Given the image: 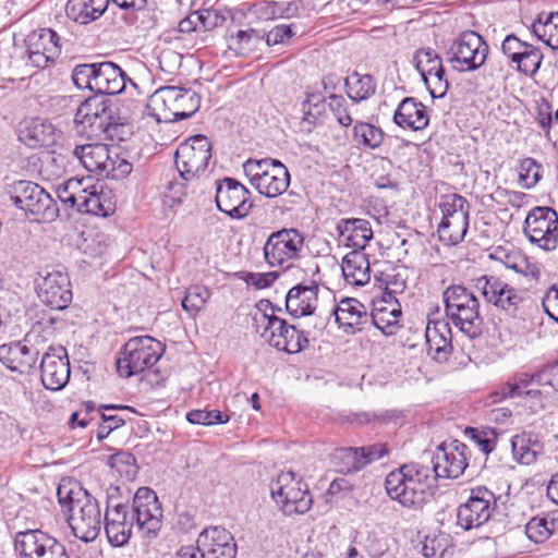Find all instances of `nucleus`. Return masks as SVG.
<instances>
[{"instance_id": "obj_1", "label": "nucleus", "mask_w": 558, "mask_h": 558, "mask_svg": "<svg viewBox=\"0 0 558 558\" xmlns=\"http://www.w3.org/2000/svg\"><path fill=\"white\" fill-rule=\"evenodd\" d=\"M281 308L269 300H259L252 315L255 331L271 347L287 353H299L308 345L310 331L300 330L294 325L278 317Z\"/></svg>"}, {"instance_id": "obj_2", "label": "nucleus", "mask_w": 558, "mask_h": 558, "mask_svg": "<svg viewBox=\"0 0 558 558\" xmlns=\"http://www.w3.org/2000/svg\"><path fill=\"white\" fill-rule=\"evenodd\" d=\"M435 482L429 465L408 463L386 476L385 488L387 495L403 507L417 509L433 496Z\"/></svg>"}, {"instance_id": "obj_3", "label": "nucleus", "mask_w": 558, "mask_h": 558, "mask_svg": "<svg viewBox=\"0 0 558 558\" xmlns=\"http://www.w3.org/2000/svg\"><path fill=\"white\" fill-rule=\"evenodd\" d=\"M57 495L61 508L69 513L66 520L74 536L84 543L95 541L102 523L98 500L83 488L75 492L59 486Z\"/></svg>"}, {"instance_id": "obj_4", "label": "nucleus", "mask_w": 558, "mask_h": 558, "mask_svg": "<svg viewBox=\"0 0 558 558\" xmlns=\"http://www.w3.org/2000/svg\"><path fill=\"white\" fill-rule=\"evenodd\" d=\"M72 81L78 89H88L101 97L122 93L128 83L137 88V84L112 61L77 64L72 71Z\"/></svg>"}, {"instance_id": "obj_5", "label": "nucleus", "mask_w": 558, "mask_h": 558, "mask_svg": "<svg viewBox=\"0 0 558 558\" xmlns=\"http://www.w3.org/2000/svg\"><path fill=\"white\" fill-rule=\"evenodd\" d=\"M74 122L76 131L89 138L114 141L123 123L118 121L108 97L93 96L78 107Z\"/></svg>"}, {"instance_id": "obj_6", "label": "nucleus", "mask_w": 558, "mask_h": 558, "mask_svg": "<svg viewBox=\"0 0 558 558\" xmlns=\"http://www.w3.org/2000/svg\"><path fill=\"white\" fill-rule=\"evenodd\" d=\"M442 296L448 319L470 339L480 337L484 319L475 294L462 284H452L444 291Z\"/></svg>"}, {"instance_id": "obj_7", "label": "nucleus", "mask_w": 558, "mask_h": 558, "mask_svg": "<svg viewBox=\"0 0 558 558\" xmlns=\"http://www.w3.org/2000/svg\"><path fill=\"white\" fill-rule=\"evenodd\" d=\"M73 155L87 171L106 178L124 179L133 170L129 160L121 157L117 149H110L106 144L77 145Z\"/></svg>"}, {"instance_id": "obj_8", "label": "nucleus", "mask_w": 558, "mask_h": 558, "mask_svg": "<svg viewBox=\"0 0 558 558\" xmlns=\"http://www.w3.org/2000/svg\"><path fill=\"white\" fill-rule=\"evenodd\" d=\"M165 352V345L150 336L129 339L120 351L117 371L121 377L130 378L155 365Z\"/></svg>"}, {"instance_id": "obj_9", "label": "nucleus", "mask_w": 558, "mask_h": 558, "mask_svg": "<svg viewBox=\"0 0 558 558\" xmlns=\"http://www.w3.org/2000/svg\"><path fill=\"white\" fill-rule=\"evenodd\" d=\"M243 171L251 184L269 198L282 195L290 185V173L277 159H248L243 163Z\"/></svg>"}, {"instance_id": "obj_10", "label": "nucleus", "mask_w": 558, "mask_h": 558, "mask_svg": "<svg viewBox=\"0 0 558 558\" xmlns=\"http://www.w3.org/2000/svg\"><path fill=\"white\" fill-rule=\"evenodd\" d=\"M154 109L163 108L166 121H182L191 118L201 107V97L192 88L163 86L150 96Z\"/></svg>"}, {"instance_id": "obj_11", "label": "nucleus", "mask_w": 558, "mask_h": 558, "mask_svg": "<svg viewBox=\"0 0 558 558\" xmlns=\"http://www.w3.org/2000/svg\"><path fill=\"white\" fill-rule=\"evenodd\" d=\"M9 195L12 203L26 215L46 220H53L58 216L54 199L37 183L25 180L14 182Z\"/></svg>"}, {"instance_id": "obj_12", "label": "nucleus", "mask_w": 558, "mask_h": 558, "mask_svg": "<svg viewBox=\"0 0 558 558\" xmlns=\"http://www.w3.org/2000/svg\"><path fill=\"white\" fill-rule=\"evenodd\" d=\"M162 508L156 493L149 487H140L130 506V515L142 538L155 539L162 526Z\"/></svg>"}, {"instance_id": "obj_13", "label": "nucleus", "mask_w": 558, "mask_h": 558, "mask_svg": "<svg viewBox=\"0 0 558 558\" xmlns=\"http://www.w3.org/2000/svg\"><path fill=\"white\" fill-rule=\"evenodd\" d=\"M523 233L529 241L545 252L558 247V214L550 207H534L525 217Z\"/></svg>"}, {"instance_id": "obj_14", "label": "nucleus", "mask_w": 558, "mask_h": 558, "mask_svg": "<svg viewBox=\"0 0 558 558\" xmlns=\"http://www.w3.org/2000/svg\"><path fill=\"white\" fill-rule=\"evenodd\" d=\"M489 47L474 31L463 32L447 51L448 61L460 72L475 71L486 61Z\"/></svg>"}, {"instance_id": "obj_15", "label": "nucleus", "mask_w": 558, "mask_h": 558, "mask_svg": "<svg viewBox=\"0 0 558 558\" xmlns=\"http://www.w3.org/2000/svg\"><path fill=\"white\" fill-rule=\"evenodd\" d=\"M497 510L495 493L485 486H476L470 490L465 502L457 509V525L464 531L478 529L487 523Z\"/></svg>"}, {"instance_id": "obj_16", "label": "nucleus", "mask_w": 558, "mask_h": 558, "mask_svg": "<svg viewBox=\"0 0 558 558\" xmlns=\"http://www.w3.org/2000/svg\"><path fill=\"white\" fill-rule=\"evenodd\" d=\"M211 148L208 137L202 134L181 143L174 155L180 177L187 181L203 173L211 159Z\"/></svg>"}, {"instance_id": "obj_17", "label": "nucleus", "mask_w": 558, "mask_h": 558, "mask_svg": "<svg viewBox=\"0 0 558 558\" xmlns=\"http://www.w3.org/2000/svg\"><path fill=\"white\" fill-rule=\"evenodd\" d=\"M35 290L38 299L51 310H64L73 299L69 275L59 269L39 271Z\"/></svg>"}, {"instance_id": "obj_18", "label": "nucleus", "mask_w": 558, "mask_h": 558, "mask_svg": "<svg viewBox=\"0 0 558 558\" xmlns=\"http://www.w3.org/2000/svg\"><path fill=\"white\" fill-rule=\"evenodd\" d=\"M119 490V486L109 488L104 515V529L108 542L114 547H122L129 543L135 525L133 517L130 515V506L114 501L113 492L118 493Z\"/></svg>"}, {"instance_id": "obj_19", "label": "nucleus", "mask_w": 558, "mask_h": 558, "mask_svg": "<svg viewBox=\"0 0 558 558\" xmlns=\"http://www.w3.org/2000/svg\"><path fill=\"white\" fill-rule=\"evenodd\" d=\"M25 51L23 58H26L27 64L35 69H46L61 54V38L59 34L51 28H39L33 31L25 38Z\"/></svg>"}, {"instance_id": "obj_20", "label": "nucleus", "mask_w": 558, "mask_h": 558, "mask_svg": "<svg viewBox=\"0 0 558 558\" xmlns=\"http://www.w3.org/2000/svg\"><path fill=\"white\" fill-rule=\"evenodd\" d=\"M14 548L22 558H70L65 546L41 530L17 532Z\"/></svg>"}, {"instance_id": "obj_21", "label": "nucleus", "mask_w": 558, "mask_h": 558, "mask_svg": "<svg viewBox=\"0 0 558 558\" xmlns=\"http://www.w3.org/2000/svg\"><path fill=\"white\" fill-rule=\"evenodd\" d=\"M304 246V235L298 229L283 228L272 232L264 245V257L270 267H283L299 258Z\"/></svg>"}, {"instance_id": "obj_22", "label": "nucleus", "mask_w": 558, "mask_h": 558, "mask_svg": "<svg viewBox=\"0 0 558 558\" xmlns=\"http://www.w3.org/2000/svg\"><path fill=\"white\" fill-rule=\"evenodd\" d=\"M215 202L221 213L238 220L247 217L253 207L251 192L233 178L216 182Z\"/></svg>"}, {"instance_id": "obj_23", "label": "nucleus", "mask_w": 558, "mask_h": 558, "mask_svg": "<svg viewBox=\"0 0 558 558\" xmlns=\"http://www.w3.org/2000/svg\"><path fill=\"white\" fill-rule=\"evenodd\" d=\"M501 51L512 69L533 77L539 70L544 54L538 47L508 34L501 43Z\"/></svg>"}, {"instance_id": "obj_24", "label": "nucleus", "mask_w": 558, "mask_h": 558, "mask_svg": "<svg viewBox=\"0 0 558 558\" xmlns=\"http://www.w3.org/2000/svg\"><path fill=\"white\" fill-rule=\"evenodd\" d=\"M413 61L430 96L445 97L449 89V81L439 54L432 48H420L415 51Z\"/></svg>"}, {"instance_id": "obj_25", "label": "nucleus", "mask_w": 558, "mask_h": 558, "mask_svg": "<svg viewBox=\"0 0 558 558\" xmlns=\"http://www.w3.org/2000/svg\"><path fill=\"white\" fill-rule=\"evenodd\" d=\"M466 445L454 440L450 445L441 444L432 456L429 470L437 478H457L468 466Z\"/></svg>"}, {"instance_id": "obj_26", "label": "nucleus", "mask_w": 558, "mask_h": 558, "mask_svg": "<svg viewBox=\"0 0 558 558\" xmlns=\"http://www.w3.org/2000/svg\"><path fill=\"white\" fill-rule=\"evenodd\" d=\"M70 362L64 347H49L40 363L41 383L46 389L58 391L70 380Z\"/></svg>"}, {"instance_id": "obj_27", "label": "nucleus", "mask_w": 558, "mask_h": 558, "mask_svg": "<svg viewBox=\"0 0 558 558\" xmlns=\"http://www.w3.org/2000/svg\"><path fill=\"white\" fill-rule=\"evenodd\" d=\"M475 287L485 301L494 306L514 314L522 296L518 291L496 276H482L476 279Z\"/></svg>"}, {"instance_id": "obj_28", "label": "nucleus", "mask_w": 558, "mask_h": 558, "mask_svg": "<svg viewBox=\"0 0 558 558\" xmlns=\"http://www.w3.org/2000/svg\"><path fill=\"white\" fill-rule=\"evenodd\" d=\"M202 558H235L236 544L232 534L222 526H209L197 538Z\"/></svg>"}, {"instance_id": "obj_29", "label": "nucleus", "mask_w": 558, "mask_h": 558, "mask_svg": "<svg viewBox=\"0 0 558 558\" xmlns=\"http://www.w3.org/2000/svg\"><path fill=\"white\" fill-rule=\"evenodd\" d=\"M38 355L39 350L31 343L29 336L22 341L0 345V362L12 372L28 373L35 366Z\"/></svg>"}, {"instance_id": "obj_30", "label": "nucleus", "mask_w": 558, "mask_h": 558, "mask_svg": "<svg viewBox=\"0 0 558 558\" xmlns=\"http://www.w3.org/2000/svg\"><path fill=\"white\" fill-rule=\"evenodd\" d=\"M60 132L47 119L28 118L19 125V138L31 148L49 147L57 143Z\"/></svg>"}, {"instance_id": "obj_31", "label": "nucleus", "mask_w": 558, "mask_h": 558, "mask_svg": "<svg viewBox=\"0 0 558 558\" xmlns=\"http://www.w3.org/2000/svg\"><path fill=\"white\" fill-rule=\"evenodd\" d=\"M318 283H299L292 287L286 296V310L293 317L314 315L318 303Z\"/></svg>"}, {"instance_id": "obj_32", "label": "nucleus", "mask_w": 558, "mask_h": 558, "mask_svg": "<svg viewBox=\"0 0 558 558\" xmlns=\"http://www.w3.org/2000/svg\"><path fill=\"white\" fill-rule=\"evenodd\" d=\"M428 355L438 362L448 360L452 352V335L449 323L445 320H429L425 329Z\"/></svg>"}, {"instance_id": "obj_33", "label": "nucleus", "mask_w": 558, "mask_h": 558, "mask_svg": "<svg viewBox=\"0 0 558 558\" xmlns=\"http://www.w3.org/2000/svg\"><path fill=\"white\" fill-rule=\"evenodd\" d=\"M393 122L412 131H423L429 123L426 107L414 97H407L397 107Z\"/></svg>"}, {"instance_id": "obj_34", "label": "nucleus", "mask_w": 558, "mask_h": 558, "mask_svg": "<svg viewBox=\"0 0 558 558\" xmlns=\"http://www.w3.org/2000/svg\"><path fill=\"white\" fill-rule=\"evenodd\" d=\"M336 230L345 246L362 252L373 239L371 222L362 218L341 219Z\"/></svg>"}, {"instance_id": "obj_35", "label": "nucleus", "mask_w": 558, "mask_h": 558, "mask_svg": "<svg viewBox=\"0 0 558 558\" xmlns=\"http://www.w3.org/2000/svg\"><path fill=\"white\" fill-rule=\"evenodd\" d=\"M327 96L317 86H310L305 92V99L301 104V124L306 132L316 125L323 124L327 117Z\"/></svg>"}, {"instance_id": "obj_36", "label": "nucleus", "mask_w": 558, "mask_h": 558, "mask_svg": "<svg viewBox=\"0 0 558 558\" xmlns=\"http://www.w3.org/2000/svg\"><path fill=\"white\" fill-rule=\"evenodd\" d=\"M332 316L347 332H354L360 325L367 320V310L364 304L353 298L341 300L331 308Z\"/></svg>"}, {"instance_id": "obj_37", "label": "nucleus", "mask_w": 558, "mask_h": 558, "mask_svg": "<svg viewBox=\"0 0 558 558\" xmlns=\"http://www.w3.org/2000/svg\"><path fill=\"white\" fill-rule=\"evenodd\" d=\"M110 194V191H105L102 187L98 190L96 185H85L82 197H78L77 211L101 217L109 216L114 210Z\"/></svg>"}, {"instance_id": "obj_38", "label": "nucleus", "mask_w": 558, "mask_h": 558, "mask_svg": "<svg viewBox=\"0 0 558 558\" xmlns=\"http://www.w3.org/2000/svg\"><path fill=\"white\" fill-rule=\"evenodd\" d=\"M341 269L345 281L350 284L361 287L371 279L368 256L360 250H353L343 257Z\"/></svg>"}, {"instance_id": "obj_39", "label": "nucleus", "mask_w": 558, "mask_h": 558, "mask_svg": "<svg viewBox=\"0 0 558 558\" xmlns=\"http://www.w3.org/2000/svg\"><path fill=\"white\" fill-rule=\"evenodd\" d=\"M108 0H69L66 15L80 25H87L98 20L108 9Z\"/></svg>"}, {"instance_id": "obj_40", "label": "nucleus", "mask_w": 558, "mask_h": 558, "mask_svg": "<svg viewBox=\"0 0 558 558\" xmlns=\"http://www.w3.org/2000/svg\"><path fill=\"white\" fill-rule=\"evenodd\" d=\"M538 375L539 371L535 374L520 373L515 375L512 383H507L498 390L489 393L487 402L493 404L498 403L506 398L522 397V389L533 383H536L537 385H547L546 379H541Z\"/></svg>"}, {"instance_id": "obj_41", "label": "nucleus", "mask_w": 558, "mask_h": 558, "mask_svg": "<svg viewBox=\"0 0 558 558\" xmlns=\"http://www.w3.org/2000/svg\"><path fill=\"white\" fill-rule=\"evenodd\" d=\"M454 216L449 219H441L437 229L439 241L447 246L461 243L469 229L470 215L462 216L459 214Z\"/></svg>"}, {"instance_id": "obj_42", "label": "nucleus", "mask_w": 558, "mask_h": 558, "mask_svg": "<svg viewBox=\"0 0 558 558\" xmlns=\"http://www.w3.org/2000/svg\"><path fill=\"white\" fill-rule=\"evenodd\" d=\"M511 449L514 460L529 465L536 461L542 445L535 434L524 432L511 438Z\"/></svg>"}, {"instance_id": "obj_43", "label": "nucleus", "mask_w": 558, "mask_h": 558, "mask_svg": "<svg viewBox=\"0 0 558 558\" xmlns=\"http://www.w3.org/2000/svg\"><path fill=\"white\" fill-rule=\"evenodd\" d=\"M385 140V132L378 125L365 121H355L352 129V141L361 149H377Z\"/></svg>"}, {"instance_id": "obj_44", "label": "nucleus", "mask_w": 558, "mask_h": 558, "mask_svg": "<svg viewBox=\"0 0 558 558\" xmlns=\"http://www.w3.org/2000/svg\"><path fill=\"white\" fill-rule=\"evenodd\" d=\"M531 29L538 40L558 50V12L538 14Z\"/></svg>"}, {"instance_id": "obj_45", "label": "nucleus", "mask_w": 558, "mask_h": 558, "mask_svg": "<svg viewBox=\"0 0 558 558\" xmlns=\"http://www.w3.org/2000/svg\"><path fill=\"white\" fill-rule=\"evenodd\" d=\"M401 305L399 302H392L389 307L372 308L371 318L373 325L384 335H395L399 329L401 318Z\"/></svg>"}, {"instance_id": "obj_46", "label": "nucleus", "mask_w": 558, "mask_h": 558, "mask_svg": "<svg viewBox=\"0 0 558 558\" xmlns=\"http://www.w3.org/2000/svg\"><path fill=\"white\" fill-rule=\"evenodd\" d=\"M347 94L349 98L359 104L363 100L371 98L376 92V81L371 74H359L353 72L351 76L344 80Z\"/></svg>"}, {"instance_id": "obj_47", "label": "nucleus", "mask_w": 558, "mask_h": 558, "mask_svg": "<svg viewBox=\"0 0 558 558\" xmlns=\"http://www.w3.org/2000/svg\"><path fill=\"white\" fill-rule=\"evenodd\" d=\"M313 505V498L308 486L303 481L290 494L289 500L283 501L280 509L286 515L303 514L307 512Z\"/></svg>"}, {"instance_id": "obj_48", "label": "nucleus", "mask_w": 558, "mask_h": 558, "mask_svg": "<svg viewBox=\"0 0 558 558\" xmlns=\"http://www.w3.org/2000/svg\"><path fill=\"white\" fill-rule=\"evenodd\" d=\"M302 480H296L292 471L281 472L270 483V494L276 504L281 507L283 501L289 500L290 494L299 486Z\"/></svg>"}, {"instance_id": "obj_49", "label": "nucleus", "mask_w": 558, "mask_h": 558, "mask_svg": "<svg viewBox=\"0 0 558 558\" xmlns=\"http://www.w3.org/2000/svg\"><path fill=\"white\" fill-rule=\"evenodd\" d=\"M85 186V179L71 178L57 187V196L61 203L66 204L70 208L77 211L80 201Z\"/></svg>"}, {"instance_id": "obj_50", "label": "nucleus", "mask_w": 558, "mask_h": 558, "mask_svg": "<svg viewBox=\"0 0 558 558\" xmlns=\"http://www.w3.org/2000/svg\"><path fill=\"white\" fill-rule=\"evenodd\" d=\"M210 295V290L207 287L199 284L191 286L186 289L181 305L184 311L194 316L205 307Z\"/></svg>"}, {"instance_id": "obj_51", "label": "nucleus", "mask_w": 558, "mask_h": 558, "mask_svg": "<svg viewBox=\"0 0 558 558\" xmlns=\"http://www.w3.org/2000/svg\"><path fill=\"white\" fill-rule=\"evenodd\" d=\"M555 522L547 517H533L525 524V534L535 544L544 543L553 534Z\"/></svg>"}, {"instance_id": "obj_52", "label": "nucleus", "mask_w": 558, "mask_h": 558, "mask_svg": "<svg viewBox=\"0 0 558 558\" xmlns=\"http://www.w3.org/2000/svg\"><path fill=\"white\" fill-rule=\"evenodd\" d=\"M464 434L470 437L485 454L490 453L495 449L498 439V433L492 427L477 428L469 426L465 428Z\"/></svg>"}, {"instance_id": "obj_53", "label": "nucleus", "mask_w": 558, "mask_h": 558, "mask_svg": "<svg viewBox=\"0 0 558 558\" xmlns=\"http://www.w3.org/2000/svg\"><path fill=\"white\" fill-rule=\"evenodd\" d=\"M108 464L121 477L133 480L137 473L134 456L129 451H118L109 457Z\"/></svg>"}, {"instance_id": "obj_54", "label": "nucleus", "mask_w": 558, "mask_h": 558, "mask_svg": "<svg viewBox=\"0 0 558 558\" xmlns=\"http://www.w3.org/2000/svg\"><path fill=\"white\" fill-rule=\"evenodd\" d=\"M300 5L298 1L267 2L260 8V14L265 19H292L299 15Z\"/></svg>"}, {"instance_id": "obj_55", "label": "nucleus", "mask_w": 558, "mask_h": 558, "mask_svg": "<svg viewBox=\"0 0 558 558\" xmlns=\"http://www.w3.org/2000/svg\"><path fill=\"white\" fill-rule=\"evenodd\" d=\"M470 203L468 199L460 194H449L441 198L439 208L442 214V219H449L456 217L454 215L461 214L470 215Z\"/></svg>"}, {"instance_id": "obj_56", "label": "nucleus", "mask_w": 558, "mask_h": 558, "mask_svg": "<svg viewBox=\"0 0 558 558\" xmlns=\"http://www.w3.org/2000/svg\"><path fill=\"white\" fill-rule=\"evenodd\" d=\"M101 410H121V411H129L131 413H136V410L129 405H118V404H101L98 409H96V405L93 401H86L83 402L80 410L73 412L70 416L69 424L72 428L75 427L76 420L85 414L88 417L99 416L100 414H104Z\"/></svg>"}, {"instance_id": "obj_57", "label": "nucleus", "mask_w": 558, "mask_h": 558, "mask_svg": "<svg viewBox=\"0 0 558 558\" xmlns=\"http://www.w3.org/2000/svg\"><path fill=\"white\" fill-rule=\"evenodd\" d=\"M186 420L192 424L214 425L229 422L230 416L219 410H192L186 414Z\"/></svg>"}, {"instance_id": "obj_58", "label": "nucleus", "mask_w": 558, "mask_h": 558, "mask_svg": "<svg viewBox=\"0 0 558 558\" xmlns=\"http://www.w3.org/2000/svg\"><path fill=\"white\" fill-rule=\"evenodd\" d=\"M519 178L526 189L533 187L541 179V165L533 158H524L519 166Z\"/></svg>"}, {"instance_id": "obj_59", "label": "nucleus", "mask_w": 558, "mask_h": 558, "mask_svg": "<svg viewBox=\"0 0 558 558\" xmlns=\"http://www.w3.org/2000/svg\"><path fill=\"white\" fill-rule=\"evenodd\" d=\"M328 107L336 120L341 126L348 128L353 123V119L347 108V100L341 95L328 96Z\"/></svg>"}, {"instance_id": "obj_60", "label": "nucleus", "mask_w": 558, "mask_h": 558, "mask_svg": "<svg viewBox=\"0 0 558 558\" xmlns=\"http://www.w3.org/2000/svg\"><path fill=\"white\" fill-rule=\"evenodd\" d=\"M336 458L344 461V466L341 469L342 472H357L364 468L360 466L362 457L359 448H340L336 451Z\"/></svg>"}, {"instance_id": "obj_61", "label": "nucleus", "mask_w": 558, "mask_h": 558, "mask_svg": "<svg viewBox=\"0 0 558 558\" xmlns=\"http://www.w3.org/2000/svg\"><path fill=\"white\" fill-rule=\"evenodd\" d=\"M535 120L538 126L546 134H549L553 121L555 120V114L553 116V107L547 99L541 98L536 101Z\"/></svg>"}, {"instance_id": "obj_62", "label": "nucleus", "mask_w": 558, "mask_h": 558, "mask_svg": "<svg viewBox=\"0 0 558 558\" xmlns=\"http://www.w3.org/2000/svg\"><path fill=\"white\" fill-rule=\"evenodd\" d=\"M402 417V411L397 409L373 410V429L383 428L390 424H397Z\"/></svg>"}, {"instance_id": "obj_63", "label": "nucleus", "mask_w": 558, "mask_h": 558, "mask_svg": "<svg viewBox=\"0 0 558 558\" xmlns=\"http://www.w3.org/2000/svg\"><path fill=\"white\" fill-rule=\"evenodd\" d=\"M362 457V463L360 466H366L367 464L375 462L389 454V449L386 444L377 442L365 447H359Z\"/></svg>"}, {"instance_id": "obj_64", "label": "nucleus", "mask_w": 558, "mask_h": 558, "mask_svg": "<svg viewBox=\"0 0 558 558\" xmlns=\"http://www.w3.org/2000/svg\"><path fill=\"white\" fill-rule=\"evenodd\" d=\"M101 423L98 425L97 438L105 439L109 434L124 425L125 418L117 414H100Z\"/></svg>"}]
</instances>
